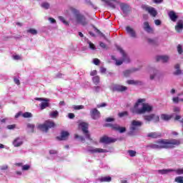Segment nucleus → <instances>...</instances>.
I'll return each instance as SVG.
<instances>
[{"mask_svg": "<svg viewBox=\"0 0 183 183\" xmlns=\"http://www.w3.org/2000/svg\"><path fill=\"white\" fill-rule=\"evenodd\" d=\"M181 145V140L177 139H160L156 142V144H152L153 149H174Z\"/></svg>", "mask_w": 183, "mask_h": 183, "instance_id": "1", "label": "nucleus"}, {"mask_svg": "<svg viewBox=\"0 0 183 183\" xmlns=\"http://www.w3.org/2000/svg\"><path fill=\"white\" fill-rule=\"evenodd\" d=\"M145 99H139L134 104L135 111L133 114H137V115H142V114H145V112H151L153 109L152 106L149 105L148 103L145 102Z\"/></svg>", "mask_w": 183, "mask_h": 183, "instance_id": "2", "label": "nucleus"}, {"mask_svg": "<svg viewBox=\"0 0 183 183\" xmlns=\"http://www.w3.org/2000/svg\"><path fill=\"white\" fill-rule=\"evenodd\" d=\"M71 12L75 16V19L76 24H79V25H82V26H86L88 25L89 21L86 19V17L84 16L83 14H81L79 13V11H78L76 9L71 8Z\"/></svg>", "mask_w": 183, "mask_h": 183, "instance_id": "3", "label": "nucleus"}, {"mask_svg": "<svg viewBox=\"0 0 183 183\" xmlns=\"http://www.w3.org/2000/svg\"><path fill=\"white\" fill-rule=\"evenodd\" d=\"M55 127H56V124H55L54 121L46 120L44 122V124H39L38 129L42 131V132H48L51 128H55Z\"/></svg>", "mask_w": 183, "mask_h": 183, "instance_id": "4", "label": "nucleus"}, {"mask_svg": "<svg viewBox=\"0 0 183 183\" xmlns=\"http://www.w3.org/2000/svg\"><path fill=\"white\" fill-rule=\"evenodd\" d=\"M106 128H111L113 131H116L117 132H119L120 134H124V132H127V127H121L117 124H111L107 123L104 124Z\"/></svg>", "mask_w": 183, "mask_h": 183, "instance_id": "5", "label": "nucleus"}, {"mask_svg": "<svg viewBox=\"0 0 183 183\" xmlns=\"http://www.w3.org/2000/svg\"><path fill=\"white\" fill-rule=\"evenodd\" d=\"M80 127H81V131L83 132V134L86 138V139H89V141H92V139L91 138V134L88 130V127H89L88 123L83 122L80 123Z\"/></svg>", "mask_w": 183, "mask_h": 183, "instance_id": "6", "label": "nucleus"}, {"mask_svg": "<svg viewBox=\"0 0 183 183\" xmlns=\"http://www.w3.org/2000/svg\"><path fill=\"white\" fill-rule=\"evenodd\" d=\"M138 127H142V122L133 120L131 123L130 131L128 132V135L132 137L134 135V131H137Z\"/></svg>", "mask_w": 183, "mask_h": 183, "instance_id": "7", "label": "nucleus"}, {"mask_svg": "<svg viewBox=\"0 0 183 183\" xmlns=\"http://www.w3.org/2000/svg\"><path fill=\"white\" fill-rule=\"evenodd\" d=\"M118 141L117 139L109 137L107 135H104L99 139L100 144H114V142H117Z\"/></svg>", "mask_w": 183, "mask_h": 183, "instance_id": "8", "label": "nucleus"}, {"mask_svg": "<svg viewBox=\"0 0 183 183\" xmlns=\"http://www.w3.org/2000/svg\"><path fill=\"white\" fill-rule=\"evenodd\" d=\"M144 119L146 121V122H151V121H154V122H159V116L155 115L154 114L144 115Z\"/></svg>", "mask_w": 183, "mask_h": 183, "instance_id": "9", "label": "nucleus"}, {"mask_svg": "<svg viewBox=\"0 0 183 183\" xmlns=\"http://www.w3.org/2000/svg\"><path fill=\"white\" fill-rule=\"evenodd\" d=\"M142 9H144V11H147L153 18H155L157 15H158V11L155 9L154 7L148 6H143Z\"/></svg>", "mask_w": 183, "mask_h": 183, "instance_id": "10", "label": "nucleus"}, {"mask_svg": "<svg viewBox=\"0 0 183 183\" xmlns=\"http://www.w3.org/2000/svg\"><path fill=\"white\" fill-rule=\"evenodd\" d=\"M90 115L92 119H99V118H101V112L97 108L92 109L90 111Z\"/></svg>", "mask_w": 183, "mask_h": 183, "instance_id": "11", "label": "nucleus"}, {"mask_svg": "<svg viewBox=\"0 0 183 183\" xmlns=\"http://www.w3.org/2000/svg\"><path fill=\"white\" fill-rule=\"evenodd\" d=\"M113 91H116L117 92H125V91H128V87L120 84H115L113 86Z\"/></svg>", "mask_w": 183, "mask_h": 183, "instance_id": "12", "label": "nucleus"}, {"mask_svg": "<svg viewBox=\"0 0 183 183\" xmlns=\"http://www.w3.org/2000/svg\"><path fill=\"white\" fill-rule=\"evenodd\" d=\"M126 32L131 36V38H137V31H135L130 26H126Z\"/></svg>", "mask_w": 183, "mask_h": 183, "instance_id": "13", "label": "nucleus"}, {"mask_svg": "<svg viewBox=\"0 0 183 183\" xmlns=\"http://www.w3.org/2000/svg\"><path fill=\"white\" fill-rule=\"evenodd\" d=\"M120 8L123 12V14H124L125 15L129 14V12H131V7H129V6L128 4H120Z\"/></svg>", "mask_w": 183, "mask_h": 183, "instance_id": "14", "label": "nucleus"}, {"mask_svg": "<svg viewBox=\"0 0 183 183\" xmlns=\"http://www.w3.org/2000/svg\"><path fill=\"white\" fill-rule=\"evenodd\" d=\"M117 49V51H119L120 54H122L123 56V61H126V62L129 64V62H130L129 57L128 56V55L125 54V51H124V49H122V48H121V46H118Z\"/></svg>", "mask_w": 183, "mask_h": 183, "instance_id": "15", "label": "nucleus"}, {"mask_svg": "<svg viewBox=\"0 0 183 183\" xmlns=\"http://www.w3.org/2000/svg\"><path fill=\"white\" fill-rule=\"evenodd\" d=\"M88 151L91 152V154H105L108 152V150L101 148L90 149Z\"/></svg>", "mask_w": 183, "mask_h": 183, "instance_id": "16", "label": "nucleus"}, {"mask_svg": "<svg viewBox=\"0 0 183 183\" xmlns=\"http://www.w3.org/2000/svg\"><path fill=\"white\" fill-rule=\"evenodd\" d=\"M161 137H162V134L156 132H152L147 134V137L151 138L152 139H157L158 138H161Z\"/></svg>", "mask_w": 183, "mask_h": 183, "instance_id": "17", "label": "nucleus"}, {"mask_svg": "<svg viewBox=\"0 0 183 183\" xmlns=\"http://www.w3.org/2000/svg\"><path fill=\"white\" fill-rule=\"evenodd\" d=\"M68 137H69V132L66 131H61V136L57 137L56 138L59 141H66V139H68Z\"/></svg>", "mask_w": 183, "mask_h": 183, "instance_id": "18", "label": "nucleus"}, {"mask_svg": "<svg viewBox=\"0 0 183 183\" xmlns=\"http://www.w3.org/2000/svg\"><path fill=\"white\" fill-rule=\"evenodd\" d=\"M169 18L172 21V22H177V19H178V16L174 11H170L168 13Z\"/></svg>", "mask_w": 183, "mask_h": 183, "instance_id": "19", "label": "nucleus"}, {"mask_svg": "<svg viewBox=\"0 0 183 183\" xmlns=\"http://www.w3.org/2000/svg\"><path fill=\"white\" fill-rule=\"evenodd\" d=\"M144 29L146 31V32H148V34L154 32V29L151 28V26H149V23L148 21L144 22Z\"/></svg>", "mask_w": 183, "mask_h": 183, "instance_id": "20", "label": "nucleus"}, {"mask_svg": "<svg viewBox=\"0 0 183 183\" xmlns=\"http://www.w3.org/2000/svg\"><path fill=\"white\" fill-rule=\"evenodd\" d=\"M169 59V57L168 56H157L156 57L157 62H159V61H162V62L165 63L168 62Z\"/></svg>", "mask_w": 183, "mask_h": 183, "instance_id": "21", "label": "nucleus"}, {"mask_svg": "<svg viewBox=\"0 0 183 183\" xmlns=\"http://www.w3.org/2000/svg\"><path fill=\"white\" fill-rule=\"evenodd\" d=\"M22 144H24V142L19 137L16 138L13 142V145L16 147H21Z\"/></svg>", "mask_w": 183, "mask_h": 183, "instance_id": "22", "label": "nucleus"}, {"mask_svg": "<svg viewBox=\"0 0 183 183\" xmlns=\"http://www.w3.org/2000/svg\"><path fill=\"white\" fill-rule=\"evenodd\" d=\"M175 29H176L177 32H181V31H182V29H183L182 20H179L177 22V24L175 26Z\"/></svg>", "mask_w": 183, "mask_h": 183, "instance_id": "23", "label": "nucleus"}, {"mask_svg": "<svg viewBox=\"0 0 183 183\" xmlns=\"http://www.w3.org/2000/svg\"><path fill=\"white\" fill-rule=\"evenodd\" d=\"M112 59L113 61H115L116 65L117 66H119V65H122V64H124V62H127V61L124 60V57L123 56H122V60H118V59H117L115 56H112Z\"/></svg>", "mask_w": 183, "mask_h": 183, "instance_id": "24", "label": "nucleus"}, {"mask_svg": "<svg viewBox=\"0 0 183 183\" xmlns=\"http://www.w3.org/2000/svg\"><path fill=\"white\" fill-rule=\"evenodd\" d=\"M99 181L100 182H111V181H112V178L109 176L102 177L99 178Z\"/></svg>", "mask_w": 183, "mask_h": 183, "instance_id": "25", "label": "nucleus"}, {"mask_svg": "<svg viewBox=\"0 0 183 183\" xmlns=\"http://www.w3.org/2000/svg\"><path fill=\"white\" fill-rule=\"evenodd\" d=\"M127 83L129 85H142V81L138 80H127Z\"/></svg>", "mask_w": 183, "mask_h": 183, "instance_id": "26", "label": "nucleus"}, {"mask_svg": "<svg viewBox=\"0 0 183 183\" xmlns=\"http://www.w3.org/2000/svg\"><path fill=\"white\" fill-rule=\"evenodd\" d=\"M179 68L180 66L179 64L174 66V69H176V71L174 72V75H181V74H182V71Z\"/></svg>", "mask_w": 183, "mask_h": 183, "instance_id": "27", "label": "nucleus"}, {"mask_svg": "<svg viewBox=\"0 0 183 183\" xmlns=\"http://www.w3.org/2000/svg\"><path fill=\"white\" fill-rule=\"evenodd\" d=\"M160 118L163 121H169V119H171L172 118V116H171L169 114H161Z\"/></svg>", "mask_w": 183, "mask_h": 183, "instance_id": "28", "label": "nucleus"}, {"mask_svg": "<svg viewBox=\"0 0 183 183\" xmlns=\"http://www.w3.org/2000/svg\"><path fill=\"white\" fill-rule=\"evenodd\" d=\"M136 71H138V69H132L131 70H126L123 72L124 76L127 77L129 76V75L132 73V72H136Z\"/></svg>", "mask_w": 183, "mask_h": 183, "instance_id": "29", "label": "nucleus"}, {"mask_svg": "<svg viewBox=\"0 0 183 183\" xmlns=\"http://www.w3.org/2000/svg\"><path fill=\"white\" fill-rule=\"evenodd\" d=\"M158 172L159 174L164 175L165 174H168V172H174V169H160Z\"/></svg>", "mask_w": 183, "mask_h": 183, "instance_id": "30", "label": "nucleus"}, {"mask_svg": "<svg viewBox=\"0 0 183 183\" xmlns=\"http://www.w3.org/2000/svg\"><path fill=\"white\" fill-rule=\"evenodd\" d=\"M49 102H42L41 103V109H45V108H48V107H49Z\"/></svg>", "mask_w": 183, "mask_h": 183, "instance_id": "31", "label": "nucleus"}, {"mask_svg": "<svg viewBox=\"0 0 183 183\" xmlns=\"http://www.w3.org/2000/svg\"><path fill=\"white\" fill-rule=\"evenodd\" d=\"M51 118H56V117H58V115H59V113L58 112V111L55 110L54 112H51L49 114Z\"/></svg>", "mask_w": 183, "mask_h": 183, "instance_id": "32", "label": "nucleus"}, {"mask_svg": "<svg viewBox=\"0 0 183 183\" xmlns=\"http://www.w3.org/2000/svg\"><path fill=\"white\" fill-rule=\"evenodd\" d=\"M92 81L95 85H98L99 84V76H95L92 78Z\"/></svg>", "mask_w": 183, "mask_h": 183, "instance_id": "33", "label": "nucleus"}, {"mask_svg": "<svg viewBox=\"0 0 183 183\" xmlns=\"http://www.w3.org/2000/svg\"><path fill=\"white\" fill-rule=\"evenodd\" d=\"M28 34H31V35H36L38 34V31L35 29H30L27 30Z\"/></svg>", "mask_w": 183, "mask_h": 183, "instance_id": "34", "label": "nucleus"}, {"mask_svg": "<svg viewBox=\"0 0 183 183\" xmlns=\"http://www.w3.org/2000/svg\"><path fill=\"white\" fill-rule=\"evenodd\" d=\"M27 128H29V129H30L31 132H34V129H35V125L33 124H27Z\"/></svg>", "mask_w": 183, "mask_h": 183, "instance_id": "35", "label": "nucleus"}, {"mask_svg": "<svg viewBox=\"0 0 183 183\" xmlns=\"http://www.w3.org/2000/svg\"><path fill=\"white\" fill-rule=\"evenodd\" d=\"M174 182L177 183H183V177L179 176L174 179Z\"/></svg>", "mask_w": 183, "mask_h": 183, "instance_id": "36", "label": "nucleus"}, {"mask_svg": "<svg viewBox=\"0 0 183 183\" xmlns=\"http://www.w3.org/2000/svg\"><path fill=\"white\" fill-rule=\"evenodd\" d=\"M105 3L109 5V6H110L113 9H115L116 6L114 3H112V2H111L110 1H108V0H105Z\"/></svg>", "mask_w": 183, "mask_h": 183, "instance_id": "37", "label": "nucleus"}, {"mask_svg": "<svg viewBox=\"0 0 183 183\" xmlns=\"http://www.w3.org/2000/svg\"><path fill=\"white\" fill-rule=\"evenodd\" d=\"M74 138L76 139H79L80 141H81V142H85V137H84L83 136H79L78 134H74Z\"/></svg>", "mask_w": 183, "mask_h": 183, "instance_id": "38", "label": "nucleus"}, {"mask_svg": "<svg viewBox=\"0 0 183 183\" xmlns=\"http://www.w3.org/2000/svg\"><path fill=\"white\" fill-rule=\"evenodd\" d=\"M24 118H32V113L31 112H25L22 114Z\"/></svg>", "mask_w": 183, "mask_h": 183, "instance_id": "39", "label": "nucleus"}, {"mask_svg": "<svg viewBox=\"0 0 183 183\" xmlns=\"http://www.w3.org/2000/svg\"><path fill=\"white\" fill-rule=\"evenodd\" d=\"M59 21L63 22L64 24V25H69V23L65 20V18H64V16H59Z\"/></svg>", "mask_w": 183, "mask_h": 183, "instance_id": "40", "label": "nucleus"}, {"mask_svg": "<svg viewBox=\"0 0 183 183\" xmlns=\"http://www.w3.org/2000/svg\"><path fill=\"white\" fill-rule=\"evenodd\" d=\"M118 116L119 117V118H122L124 117H128V112L125 111V112H122L118 114Z\"/></svg>", "mask_w": 183, "mask_h": 183, "instance_id": "41", "label": "nucleus"}, {"mask_svg": "<svg viewBox=\"0 0 183 183\" xmlns=\"http://www.w3.org/2000/svg\"><path fill=\"white\" fill-rule=\"evenodd\" d=\"M41 7L44 8V9H49V3L48 2H44L41 4Z\"/></svg>", "mask_w": 183, "mask_h": 183, "instance_id": "42", "label": "nucleus"}, {"mask_svg": "<svg viewBox=\"0 0 183 183\" xmlns=\"http://www.w3.org/2000/svg\"><path fill=\"white\" fill-rule=\"evenodd\" d=\"M73 108L74 109H75V111H78L79 109H84V105H77V106H74Z\"/></svg>", "mask_w": 183, "mask_h": 183, "instance_id": "43", "label": "nucleus"}, {"mask_svg": "<svg viewBox=\"0 0 183 183\" xmlns=\"http://www.w3.org/2000/svg\"><path fill=\"white\" fill-rule=\"evenodd\" d=\"M128 154L129 157H135V155H137V152L134 150H128Z\"/></svg>", "mask_w": 183, "mask_h": 183, "instance_id": "44", "label": "nucleus"}, {"mask_svg": "<svg viewBox=\"0 0 183 183\" xmlns=\"http://www.w3.org/2000/svg\"><path fill=\"white\" fill-rule=\"evenodd\" d=\"M175 171L176 174H177V175H182L183 174V168L182 169H177L176 170H174Z\"/></svg>", "mask_w": 183, "mask_h": 183, "instance_id": "45", "label": "nucleus"}, {"mask_svg": "<svg viewBox=\"0 0 183 183\" xmlns=\"http://www.w3.org/2000/svg\"><path fill=\"white\" fill-rule=\"evenodd\" d=\"M177 51H178V54H179L180 55H181V54H182L183 50H182V46L181 44H178Z\"/></svg>", "mask_w": 183, "mask_h": 183, "instance_id": "46", "label": "nucleus"}, {"mask_svg": "<svg viewBox=\"0 0 183 183\" xmlns=\"http://www.w3.org/2000/svg\"><path fill=\"white\" fill-rule=\"evenodd\" d=\"M36 101H43V102H49V99H44V98L37 97V98H36Z\"/></svg>", "mask_w": 183, "mask_h": 183, "instance_id": "47", "label": "nucleus"}, {"mask_svg": "<svg viewBox=\"0 0 183 183\" xmlns=\"http://www.w3.org/2000/svg\"><path fill=\"white\" fill-rule=\"evenodd\" d=\"M149 44H152V45H155L157 44V41L152 39H147Z\"/></svg>", "mask_w": 183, "mask_h": 183, "instance_id": "48", "label": "nucleus"}, {"mask_svg": "<svg viewBox=\"0 0 183 183\" xmlns=\"http://www.w3.org/2000/svg\"><path fill=\"white\" fill-rule=\"evenodd\" d=\"M89 46L90 49H93V50L97 49V48L95 47V45L93 44L92 42H91V41L89 42Z\"/></svg>", "mask_w": 183, "mask_h": 183, "instance_id": "49", "label": "nucleus"}, {"mask_svg": "<svg viewBox=\"0 0 183 183\" xmlns=\"http://www.w3.org/2000/svg\"><path fill=\"white\" fill-rule=\"evenodd\" d=\"M30 166L28 164H25L22 167V170L23 171H28V169H29Z\"/></svg>", "mask_w": 183, "mask_h": 183, "instance_id": "50", "label": "nucleus"}, {"mask_svg": "<svg viewBox=\"0 0 183 183\" xmlns=\"http://www.w3.org/2000/svg\"><path fill=\"white\" fill-rule=\"evenodd\" d=\"M99 45L103 49H107V44H105V43L100 41Z\"/></svg>", "mask_w": 183, "mask_h": 183, "instance_id": "51", "label": "nucleus"}, {"mask_svg": "<svg viewBox=\"0 0 183 183\" xmlns=\"http://www.w3.org/2000/svg\"><path fill=\"white\" fill-rule=\"evenodd\" d=\"M172 101L174 104H178L179 102V97H173Z\"/></svg>", "mask_w": 183, "mask_h": 183, "instance_id": "52", "label": "nucleus"}, {"mask_svg": "<svg viewBox=\"0 0 183 183\" xmlns=\"http://www.w3.org/2000/svg\"><path fill=\"white\" fill-rule=\"evenodd\" d=\"M95 29H96V32H97V34H99V35H101V36H105V34H103L102 32H101L99 29H97V28H96Z\"/></svg>", "mask_w": 183, "mask_h": 183, "instance_id": "53", "label": "nucleus"}, {"mask_svg": "<svg viewBox=\"0 0 183 183\" xmlns=\"http://www.w3.org/2000/svg\"><path fill=\"white\" fill-rule=\"evenodd\" d=\"M114 121H115V119L112 118V117H108L106 119V122H112Z\"/></svg>", "mask_w": 183, "mask_h": 183, "instance_id": "54", "label": "nucleus"}, {"mask_svg": "<svg viewBox=\"0 0 183 183\" xmlns=\"http://www.w3.org/2000/svg\"><path fill=\"white\" fill-rule=\"evenodd\" d=\"M14 84H16V85H21V81H19V79L14 78Z\"/></svg>", "mask_w": 183, "mask_h": 183, "instance_id": "55", "label": "nucleus"}, {"mask_svg": "<svg viewBox=\"0 0 183 183\" xmlns=\"http://www.w3.org/2000/svg\"><path fill=\"white\" fill-rule=\"evenodd\" d=\"M68 117L70 119H74V118H75V114L74 113H69Z\"/></svg>", "mask_w": 183, "mask_h": 183, "instance_id": "56", "label": "nucleus"}, {"mask_svg": "<svg viewBox=\"0 0 183 183\" xmlns=\"http://www.w3.org/2000/svg\"><path fill=\"white\" fill-rule=\"evenodd\" d=\"M49 21H50V22L51 24H56V20H55V19L52 18V17H49Z\"/></svg>", "mask_w": 183, "mask_h": 183, "instance_id": "57", "label": "nucleus"}, {"mask_svg": "<svg viewBox=\"0 0 183 183\" xmlns=\"http://www.w3.org/2000/svg\"><path fill=\"white\" fill-rule=\"evenodd\" d=\"M104 107H107V103H102L97 105V108H103Z\"/></svg>", "mask_w": 183, "mask_h": 183, "instance_id": "58", "label": "nucleus"}, {"mask_svg": "<svg viewBox=\"0 0 183 183\" xmlns=\"http://www.w3.org/2000/svg\"><path fill=\"white\" fill-rule=\"evenodd\" d=\"M49 154L51 155H55L56 154H58V152L56 150H50Z\"/></svg>", "mask_w": 183, "mask_h": 183, "instance_id": "59", "label": "nucleus"}, {"mask_svg": "<svg viewBox=\"0 0 183 183\" xmlns=\"http://www.w3.org/2000/svg\"><path fill=\"white\" fill-rule=\"evenodd\" d=\"M154 24H155V25H161V24H162V22H161V20H159V19H156V20H154Z\"/></svg>", "mask_w": 183, "mask_h": 183, "instance_id": "60", "label": "nucleus"}, {"mask_svg": "<svg viewBox=\"0 0 183 183\" xmlns=\"http://www.w3.org/2000/svg\"><path fill=\"white\" fill-rule=\"evenodd\" d=\"M8 129H15V124H10L7 126Z\"/></svg>", "mask_w": 183, "mask_h": 183, "instance_id": "61", "label": "nucleus"}, {"mask_svg": "<svg viewBox=\"0 0 183 183\" xmlns=\"http://www.w3.org/2000/svg\"><path fill=\"white\" fill-rule=\"evenodd\" d=\"M99 60L98 59H94V65H99Z\"/></svg>", "mask_w": 183, "mask_h": 183, "instance_id": "62", "label": "nucleus"}, {"mask_svg": "<svg viewBox=\"0 0 183 183\" xmlns=\"http://www.w3.org/2000/svg\"><path fill=\"white\" fill-rule=\"evenodd\" d=\"M0 169H1V171H5L8 169V166L7 165L2 166L0 167Z\"/></svg>", "mask_w": 183, "mask_h": 183, "instance_id": "63", "label": "nucleus"}, {"mask_svg": "<svg viewBox=\"0 0 183 183\" xmlns=\"http://www.w3.org/2000/svg\"><path fill=\"white\" fill-rule=\"evenodd\" d=\"M180 111H181V109H179V107L174 108V112H179Z\"/></svg>", "mask_w": 183, "mask_h": 183, "instance_id": "64", "label": "nucleus"}]
</instances>
